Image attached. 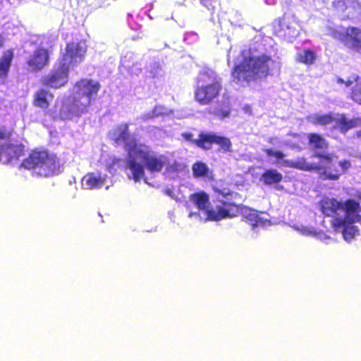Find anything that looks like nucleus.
<instances>
[{
    "instance_id": "15",
    "label": "nucleus",
    "mask_w": 361,
    "mask_h": 361,
    "mask_svg": "<svg viewBox=\"0 0 361 361\" xmlns=\"http://www.w3.org/2000/svg\"><path fill=\"white\" fill-rule=\"evenodd\" d=\"M243 216L247 219L250 226H258L259 224H264L269 221V215L267 213L257 212V210L246 208L243 213Z\"/></svg>"
},
{
    "instance_id": "36",
    "label": "nucleus",
    "mask_w": 361,
    "mask_h": 361,
    "mask_svg": "<svg viewBox=\"0 0 361 361\" xmlns=\"http://www.w3.org/2000/svg\"><path fill=\"white\" fill-rule=\"evenodd\" d=\"M289 146L292 149H297L298 151L301 150V147H300V145L298 144L294 143V144L290 145Z\"/></svg>"
},
{
    "instance_id": "14",
    "label": "nucleus",
    "mask_w": 361,
    "mask_h": 361,
    "mask_svg": "<svg viewBox=\"0 0 361 361\" xmlns=\"http://www.w3.org/2000/svg\"><path fill=\"white\" fill-rule=\"evenodd\" d=\"M106 175L99 173H89L82 178V186L87 190L101 188L106 183Z\"/></svg>"
},
{
    "instance_id": "24",
    "label": "nucleus",
    "mask_w": 361,
    "mask_h": 361,
    "mask_svg": "<svg viewBox=\"0 0 361 361\" xmlns=\"http://www.w3.org/2000/svg\"><path fill=\"white\" fill-rule=\"evenodd\" d=\"M308 121L314 125L325 126L333 122V118L330 114H314L308 116Z\"/></svg>"
},
{
    "instance_id": "44",
    "label": "nucleus",
    "mask_w": 361,
    "mask_h": 361,
    "mask_svg": "<svg viewBox=\"0 0 361 361\" xmlns=\"http://www.w3.org/2000/svg\"><path fill=\"white\" fill-rule=\"evenodd\" d=\"M267 152L268 155H271V149H267Z\"/></svg>"
},
{
    "instance_id": "35",
    "label": "nucleus",
    "mask_w": 361,
    "mask_h": 361,
    "mask_svg": "<svg viewBox=\"0 0 361 361\" xmlns=\"http://www.w3.org/2000/svg\"><path fill=\"white\" fill-rule=\"evenodd\" d=\"M232 50H233V47H231V48H230V49L228 50V54H227V61H228V64H230V62H231V58H232V56H231Z\"/></svg>"
},
{
    "instance_id": "41",
    "label": "nucleus",
    "mask_w": 361,
    "mask_h": 361,
    "mask_svg": "<svg viewBox=\"0 0 361 361\" xmlns=\"http://www.w3.org/2000/svg\"><path fill=\"white\" fill-rule=\"evenodd\" d=\"M356 135L358 138L361 139V131H357Z\"/></svg>"
},
{
    "instance_id": "40",
    "label": "nucleus",
    "mask_w": 361,
    "mask_h": 361,
    "mask_svg": "<svg viewBox=\"0 0 361 361\" xmlns=\"http://www.w3.org/2000/svg\"><path fill=\"white\" fill-rule=\"evenodd\" d=\"M352 82H352V80H348V81H346V82H345V85H346L347 87H349V86H350V85H351Z\"/></svg>"
},
{
    "instance_id": "4",
    "label": "nucleus",
    "mask_w": 361,
    "mask_h": 361,
    "mask_svg": "<svg viewBox=\"0 0 361 361\" xmlns=\"http://www.w3.org/2000/svg\"><path fill=\"white\" fill-rule=\"evenodd\" d=\"M190 201L196 205L199 212H191L189 216L199 223L209 221H219L226 218L234 216L238 212L236 204L226 202L224 200H219V204L211 207L209 195L203 192H198L190 196Z\"/></svg>"
},
{
    "instance_id": "5",
    "label": "nucleus",
    "mask_w": 361,
    "mask_h": 361,
    "mask_svg": "<svg viewBox=\"0 0 361 361\" xmlns=\"http://www.w3.org/2000/svg\"><path fill=\"white\" fill-rule=\"evenodd\" d=\"M320 204L322 213L330 218L331 226H348L361 220L360 204L354 200L338 202L335 199L326 198Z\"/></svg>"
},
{
    "instance_id": "10",
    "label": "nucleus",
    "mask_w": 361,
    "mask_h": 361,
    "mask_svg": "<svg viewBox=\"0 0 361 361\" xmlns=\"http://www.w3.org/2000/svg\"><path fill=\"white\" fill-rule=\"evenodd\" d=\"M184 136L186 140L192 141L197 146L204 149H210L212 144L216 143L224 151L231 150V142L230 140L226 137L219 136L216 134L202 133L199 135L198 139L193 140H192V135L191 134H186Z\"/></svg>"
},
{
    "instance_id": "45",
    "label": "nucleus",
    "mask_w": 361,
    "mask_h": 361,
    "mask_svg": "<svg viewBox=\"0 0 361 361\" xmlns=\"http://www.w3.org/2000/svg\"><path fill=\"white\" fill-rule=\"evenodd\" d=\"M314 3L319 2L321 0H312Z\"/></svg>"
},
{
    "instance_id": "17",
    "label": "nucleus",
    "mask_w": 361,
    "mask_h": 361,
    "mask_svg": "<svg viewBox=\"0 0 361 361\" xmlns=\"http://www.w3.org/2000/svg\"><path fill=\"white\" fill-rule=\"evenodd\" d=\"M338 166L339 169H335V173H331L330 171L331 167L325 166L323 169L324 171L320 176L321 178L323 179L338 180L339 176L350 167V162L348 161H338Z\"/></svg>"
},
{
    "instance_id": "25",
    "label": "nucleus",
    "mask_w": 361,
    "mask_h": 361,
    "mask_svg": "<svg viewBox=\"0 0 361 361\" xmlns=\"http://www.w3.org/2000/svg\"><path fill=\"white\" fill-rule=\"evenodd\" d=\"M308 140L310 145L314 148L323 149L328 147L326 140L317 133L308 134Z\"/></svg>"
},
{
    "instance_id": "43",
    "label": "nucleus",
    "mask_w": 361,
    "mask_h": 361,
    "mask_svg": "<svg viewBox=\"0 0 361 361\" xmlns=\"http://www.w3.org/2000/svg\"><path fill=\"white\" fill-rule=\"evenodd\" d=\"M338 82H339V83H343V82H344V80H342V79H341V78H339V79H338Z\"/></svg>"
},
{
    "instance_id": "31",
    "label": "nucleus",
    "mask_w": 361,
    "mask_h": 361,
    "mask_svg": "<svg viewBox=\"0 0 361 361\" xmlns=\"http://www.w3.org/2000/svg\"><path fill=\"white\" fill-rule=\"evenodd\" d=\"M219 195L222 196V197L226 198L228 201L226 202H230L229 200L233 199V195H236L237 194L231 192L228 189H223L221 190H218Z\"/></svg>"
},
{
    "instance_id": "16",
    "label": "nucleus",
    "mask_w": 361,
    "mask_h": 361,
    "mask_svg": "<svg viewBox=\"0 0 361 361\" xmlns=\"http://www.w3.org/2000/svg\"><path fill=\"white\" fill-rule=\"evenodd\" d=\"M23 149L20 145H5L0 147V161L9 162L18 159L22 153Z\"/></svg>"
},
{
    "instance_id": "37",
    "label": "nucleus",
    "mask_w": 361,
    "mask_h": 361,
    "mask_svg": "<svg viewBox=\"0 0 361 361\" xmlns=\"http://www.w3.org/2000/svg\"><path fill=\"white\" fill-rule=\"evenodd\" d=\"M7 135V133L6 131L3 130L1 128H0V138H4Z\"/></svg>"
},
{
    "instance_id": "23",
    "label": "nucleus",
    "mask_w": 361,
    "mask_h": 361,
    "mask_svg": "<svg viewBox=\"0 0 361 361\" xmlns=\"http://www.w3.org/2000/svg\"><path fill=\"white\" fill-rule=\"evenodd\" d=\"M313 157L320 158V161L318 163L319 165L331 166V169H330V171L331 173H335V169H339L338 162L334 159V156L331 154L315 153Z\"/></svg>"
},
{
    "instance_id": "34",
    "label": "nucleus",
    "mask_w": 361,
    "mask_h": 361,
    "mask_svg": "<svg viewBox=\"0 0 361 361\" xmlns=\"http://www.w3.org/2000/svg\"><path fill=\"white\" fill-rule=\"evenodd\" d=\"M216 115H217L219 117L221 118H224L228 117V116H229V111L226 110V109H224V110H221V111H219L216 114Z\"/></svg>"
},
{
    "instance_id": "1",
    "label": "nucleus",
    "mask_w": 361,
    "mask_h": 361,
    "mask_svg": "<svg viewBox=\"0 0 361 361\" xmlns=\"http://www.w3.org/2000/svg\"><path fill=\"white\" fill-rule=\"evenodd\" d=\"M99 84L92 80H82L73 87L71 97L63 99L59 104V116L62 120H75L88 111L92 99L97 95Z\"/></svg>"
},
{
    "instance_id": "42",
    "label": "nucleus",
    "mask_w": 361,
    "mask_h": 361,
    "mask_svg": "<svg viewBox=\"0 0 361 361\" xmlns=\"http://www.w3.org/2000/svg\"><path fill=\"white\" fill-rule=\"evenodd\" d=\"M3 43H4V39H3V38L0 36V48L2 47Z\"/></svg>"
},
{
    "instance_id": "11",
    "label": "nucleus",
    "mask_w": 361,
    "mask_h": 361,
    "mask_svg": "<svg viewBox=\"0 0 361 361\" xmlns=\"http://www.w3.org/2000/svg\"><path fill=\"white\" fill-rule=\"evenodd\" d=\"M275 34L290 40L299 35L298 23L293 16H284L274 23Z\"/></svg>"
},
{
    "instance_id": "38",
    "label": "nucleus",
    "mask_w": 361,
    "mask_h": 361,
    "mask_svg": "<svg viewBox=\"0 0 361 361\" xmlns=\"http://www.w3.org/2000/svg\"><path fill=\"white\" fill-rule=\"evenodd\" d=\"M274 184H275V185H274V188L276 190H283V187L282 185H279V184H277V183H274ZM272 188H273V185H272Z\"/></svg>"
},
{
    "instance_id": "27",
    "label": "nucleus",
    "mask_w": 361,
    "mask_h": 361,
    "mask_svg": "<svg viewBox=\"0 0 361 361\" xmlns=\"http://www.w3.org/2000/svg\"><path fill=\"white\" fill-rule=\"evenodd\" d=\"M361 125V118H357L348 120L345 117L341 118L340 130L343 133L348 131V129Z\"/></svg>"
},
{
    "instance_id": "32",
    "label": "nucleus",
    "mask_w": 361,
    "mask_h": 361,
    "mask_svg": "<svg viewBox=\"0 0 361 361\" xmlns=\"http://www.w3.org/2000/svg\"><path fill=\"white\" fill-rule=\"evenodd\" d=\"M260 181L267 185L271 184V170L267 171L260 178Z\"/></svg>"
},
{
    "instance_id": "19",
    "label": "nucleus",
    "mask_w": 361,
    "mask_h": 361,
    "mask_svg": "<svg viewBox=\"0 0 361 361\" xmlns=\"http://www.w3.org/2000/svg\"><path fill=\"white\" fill-rule=\"evenodd\" d=\"M297 231L302 235L314 238L321 240L328 239L329 237L326 233L319 229V227H295Z\"/></svg>"
},
{
    "instance_id": "33",
    "label": "nucleus",
    "mask_w": 361,
    "mask_h": 361,
    "mask_svg": "<svg viewBox=\"0 0 361 361\" xmlns=\"http://www.w3.org/2000/svg\"><path fill=\"white\" fill-rule=\"evenodd\" d=\"M282 179V175L278 173L276 170L272 169V185L274 183H278Z\"/></svg>"
},
{
    "instance_id": "22",
    "label": "nucleus",
    "mask_w": 361,
    "mask_h": 361,
    "mask_svg": "<svg viewBox=\"0 0 361 361\" xmlns=\"http://www.w3.org/2000/svg\"><path fill=\"white\" fill-rule=\"evenodd\" d=\"M347 35L351 41L352 48L361 53V30L355 27L348 29Z\"/></svg>"
},
{
    "instance_id": "7",
    "label": "nucleus",
    "mask_w": 361,
    "mask_h": 361,
    "mask_svg": "<svg viewBox=\"0 0 361 361\" xmlns=\"http://www.w3.org/2000/svg\"><path fill=\"white\" fill-rule=\"evenodd\" d=\"M221 87V79L216 72L204 69L197 78L195 99L200 104L207 105L219 96Z\"/></svg>"
},
{
    "instance_id": "46",
    "label": "nucleus",
    "mask_w": 361,
    "mask_h": 361,
    "mask_svg": "<svg viewBox=\"0 0 361 361\" xmlns=\"http://www.w3.org/2000/svg\"><path fill=\"white\" fill-rule=\"evenodd\" d=\"M109 173H112L111 169H109Z\"/></svg>"
},
{
    "instance_id": "20",
    "label": "nucleus",
    "mask_w": 361,
    "mask_h": 361,
    "mask_svg": "<svg viewBox=\"0 0 361 361\" xmlns=\"http://www.w3.org/2000/svg\"><path fill=\"white\" fill-rule=\"evenodd\" d=\"M173 114L174 111L173 110H169L163 106H156L152 111L143 114L140 118L144 121H147L154 118H164Z\"/></svg>"
},
{
    "instance_id": "12",
    "label": "nucleus",
    "mask_w": 361,
    "mask_h": 361,
    "mask_svg": "<svg viewBox=\"0 0 361 361\" xmlns=\"http://www.w3.org/2000/svg\"><path fill=\"white\" fill-rule=\"evenodd\" d=\"M276 157L279 160V163L295 168L297 169L306 171H320L323 170L324 165H319L318 163H310L304 158H298L295 160H283L284 154L281 152L272 151V157Z\"/></svg>"
},
{
    "instance_id": "9",
    "label": "nucleus",
    "mask_w": 361,
    "mask_h": 361,
    "mask_svg": "<svg viewBox=\"0 0 361 361\" xmlns=\"http://www.w3.org/2000/svg\"><path fill=\"white\" fill-rule=\"evenodd\" d=\"M109 138L114 141L115 144L120 145L123 144L128 152V158H130V148L134 149L135 145H140L139 140L130 136L127 124H121L112 129L109 133Z\"/></svg>"
},
{
    "instance_id": "30",
    "label": "nucleus",
    "mask_w": 361,
    "mask_h": 361,
    "mask_svg": "<svg viewBox=\"0 0 361 361\" xmlns=\"http://www.w3.org/2000/svg\"><path fill=\"white\" fill-rule=\"evenodd\" d=\"M361 85H357L352 92V98L354 101L361 104Z\"/></svg>"
},
{
    "instance_id": "26",
    "label": "nucleus",
    "mask_w": 361,
    "mask_h": 361,
    "mask_svg": "<svg viewBox=\"0 0 361 361\" xmlns=\"http://www.w3.org/2000/svg\"><path fill=\"white\" fill-rule=\"evenodd\" d=\"M334 231L336 233H341L343 238L348 242L353 240L357 233L356 227H334Z\"/></svg>"
},
{
    "instance_id": "13",
    "label": "nucleus",
    "mask_w": 361,
    "mask_h": 361,
    "mask_svg": "<svg viewBox=\"0 0 361 361\" xmlns=\"http://www.w3.org/2000/svg\"><path fill=\"white\" fill-rule=\"evenodd\" d=\"M49 63V54L45 49L35 50L27 61L28 68L31 71H39Z\"/></svg>"
},
{
    "instance_id": "21",
    "label": "nucleus",
    "mask_w": 361,
    "mask_h": 361,
    "mask_svg": "<svg viewBox=\"0 0 361 361\" xmlns=\"http://www.w3.org/2000/svg\"><path fill=\"white\" fill-rule=\"evenodd\" d=\"M13 59V52L11 50L4 52L0 59V80H4L9 71Z\"/></svg>"
},
{
    "instance_id": "3",
    "label": "nucleus",
    "mask_w": 361,
    "mask_h": 361,
    "mask_svg": "<svg viewBox=\"0 0 361 361\" xmlns=\"http://www.w3.org/2000/svg\"><path fill=\"white\" fill-rule=\"evenodd\" d=\"M86 49L84 42L68 44L66 54L54 64L51 71L42 78V83L54 89L64 86L68 81L70 70L74 69L84 60Z\"/></svg>"
},
{
    "instance_id": "18",
    "label": "nucleus",
    "mask_w": 361,
    "mask_h": 361,
    "mask_svg": "<svg viewBox=\"0 0 361 361\" xmlns=\"http://www.w3.org/2000/svg\"><path fill=\"white\" fill-rule=\"evenodd\" d=\"M53 100V95L47 90L41 89L35 94L34 104L42 109H47Z\"/></svg>"
},
{
    "instance_id": "8",
    "label": "nucleus",
    "mask_w": 361,
    "mask_h": 361,
    "mask_svg": "<svg viewBox=\"0 0 361 361\" xmlns=\"http://www.w3.org/2000/svg\"><path fill=\"white\" fill-rule=\"evenodd\" d=\"M21 166L39 176H49L59 169L55 155L46 151H34L25 159Z\"/></svg>"
},
{
    "instance_id": "28",
    "label": "nucleus",
    "mask_w": 361,
    "mask_h": 361,
    "mask_svg": "<svg viewBox=\"0 0 361 361\" xmlns=\"http://www.w3.org/2000/svg\"><path fill=\"white\" fill-rule=\"evenodd\" d=\"M192 173L195 177H207L209 173V168L202 162H197L192 166Z\"/></svg>"
},
{
    "instance_id": "29",
    "label": "nucleus",
    "mask_w": 361,
    "mask_h": 361,
    "mask_svg": "<svg viewBox=\"0 0 361 361\" xmlns=\"http://www.w3.org/2000/svg\"><path fill=\"white\" fill-rule=\"evenodd\" d=\"M298 60L306 64H312L315 61V56L310 50H303L298 54Z\"/></svg>"
},
{
    "instance_id": "39",
    "label": "nucleus",
    "mask_w": 361,
    "mask_h": 361,
    "mask_svg": "<svg viewBox=\"0 0 361 361\" xmlns=\"http://www.w3.org/2000/svg\"><path fill=\"white\" fill-rule=\"evenodd\" d=\"M171 167L173 168V170H178V168L181 167V165L174 163V164L173 166H171Z\"/></svg>"
},
{
    "instance_id": "6",
    "label": "nucleus",
    "mask_w": 361,
    "mask_h": 361,
    "mask_svg": "<svg viewBox=\"0 0 361 361\" xmlns=\"http://www.w3.org/2000/svg\"><path fill=\"white\" fill-rule=\"evenodd\" d=\"M242 52L243 61L234 66L232 71L233 80L242 86L259 78H266L269 74V58L266 55L247 56Z\"/></svg>"
},
{
    "instance_id": "2",
    "label": "nucleus",
    "mask_w": 361,
    "mask_h": 361,
    "mask_svg": "<svg viewBox=\"0 0 361 361\" xmlns=\"http://www.w3.org/2000/svg\"><path fill=\"white\" fill-rule=\"evenodd\" d=\"M130 149V158L126 162L127 174L135 182L144 178V166L151 173H156L169 166V159L166 154L153 151L145 144L141 143L135 145L134 149Z\"/></svg>"
}]
</instances>
